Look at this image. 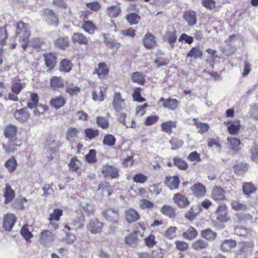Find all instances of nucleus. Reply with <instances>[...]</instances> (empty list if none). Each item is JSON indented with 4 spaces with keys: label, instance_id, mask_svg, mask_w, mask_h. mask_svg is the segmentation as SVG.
<instances>
[{
    "label": "nucleus",
    "instance_id": "nucleus-1",
    "mask_svg": "<svg viewBox=\"0 0 258 258\" xmlns=\"http://www.w3.org/2000/svg\"><path fill=\"white\" fill-rule=\"evenodd\" d=\"M17 33L20 39H21L24 43L22 44V47L25 50L27 46L32 45L36 47V45L32 42V41H28L30 36V31L29 25L22 21L17 23L16 26Z\"/></svg>",
    "mask_w": 258,
    "mask_h": 258
},
{
    "label": "nucleus",
    "instance_id": "nucleus-2",
    "mask_svg": "<svg viewBox=\"0 0 258 258\" xmlns=\"http://www.w3.org/2000/svg\"><path fill=\"white\" fill-rule=\"evenodd\" d=\"M228 207L225 204L219 205L215 211L217 220L222 223L227 222L229 218L228 217Z\"/></svg>",
    "mask_w": 258,
    "mask_h": 258
},
{
    "label": "nucleus",
    "instance_id": "nucleus-3",
    "mask_svg": "<svg viewBox=\"0 0 258 258\" xmlns=\"http://www.w3.org/2000/svg\"><path fill=\"white\" fill-rule=\"evenodd\" d=\"M54 239V234L51 231L46 230L40 233L39 240L40 243L47 246L52 243Z\"/></svg>",
    "mask_w": 258,
    "mask_h": 258
},
{
    "label": "nucleus",
    "instance_id": "nucleus-4",
    "mask_svg": "<svg viewBox=\"0 0 258 258\" xmlns=\"http://www.w3.org/2000/svg\"><path fill=\"white\" fill-rule=\"evenodd\" d=\"M103 215L106 220L112 223H117L119 221L118 211L114 209L109 208L105 210Z\"/></svg>",
    "mask_w": 258,
    "mask_h": 258
},
{
    "label": "nucleus",
    "instance_id": "nucleus-5",
    "mask_svg": "<svg viewBox=\"0 0 258 258\" xmlns=\"http://www.w3.org/2000/svg\"><path fill=\"white\" fill-rule=\"evenodd\" d=\"M173 201V202L180 208H184L190 204V202L187 197L180 193H177L174 195Z\"/></svg>",
    "mask_w": 258,
    "mask_h": 258
},
{
    "label": "nucleus",
    "instance_id": "nucleus-6",
    "mask_svg": "<svg viewBox=\"0 0 258 258\" xmlns=\"http://www.w3.org/2000/svg\"><path fill=\"white\" fill-rule=\"evenodd\" d=\"M124 100L121 98L119 92H115L113 96L112 106L114 109L117 112L122 111L124 107Z\"/></svg>",
    "mask_w": 258,
    "mask_h": 258
},
{
    "label": "nucleus",
    "instance_id": "nucleus-7",
    "mask_svg": "<svg viewBox=\"0 0 258 258\" xmlns=\"http://www.w3.org/2000/svg\"><path fill=\"white\" fill-rule=\"evenodd\" d=\"M163 39L164 40L167 41L169 42L172 48L173 47L177 37L176 36V31L173 26H169L168 27Z\"/></svg>",
    "mask_w": 258,
    "mask_h": 258
},
{
    "label": "nucleus",
    "instance_id": "nucleus-8",
    "mask_svg": "<svg viewBox=\"0 0 258 258\" xmlns=\"http://www.w3.org/2000/svg\"><path fill=\"white\" fill-rule=\"evenodd\" d=\"M159 102L162 103L164 108H168L171 110L176 109L179 104V102L177 99L170 98L164 99L162 97L160 99Z\"/></svg>",
    "mask_w": 258,
    "mask_h": 258
},
{
    "label": "nucleus",
    "instance_id": "nucleus-9",
    "mask_svg": "<svg viewBox=\"0 0 258 258\" xmlns=\"http://www.w3.org/2000/svg\"><path fill=\"white\" fill-rule=\"evenodd\" d=\"M225 191L221 187L215 186L213 187L212 193L211 198L216 201H222L225 199Z\"/></svg>",
    "mask_w": 258,
    "mask_h": 258
},
{
    "label": "nucleus",
    "instance_id": "nucleus-10",
    "mask_svg": "<svg viewBox=\"0 0 258 258\" xmlns=\"http://www.w3.org/2000/svg\"><path fill=\"white\" fill-rule=\"evenodd\" d=\"M102 227V223L100 222L97 219L91 220L87 225L88 230L92 234L100 232Z\"/></svg>",
    "mask_w": 258,
    "mask_h": 258
},
{
    "label": "nucleus",
    "instance_id": "nucleus-11",
    "mask_svg": "<svg viewBox=\"0 0 258 258\" xmlns=\"http://www.w3.org/2000/svg\"><path fill=\"white\" fill-rule=\"evenodd\" d=\"M43 15L46 22L50 25H57L58 19L52 10L45 9L43 10Z\"/></svg>",
    "mask_w": 258,
    "mask_h": 258
},
{
    "label": "nucleus",
    "instance_id": "nucleus-12",
    "mask_svg": "<svg viewBox=\"0 0 258 258\" xmlns=\"http://www.w3.org/2000/svg\"><path fill=\"white\" fill-rule=\"evenodd\" d=\"M143 41L144 46L148 49L154 48L157 45L155 37L151 33H147L145 34Z\"/></svg>",
    "mask_w": 258,
    "mask_h": 258
},
{
    "label": "nucleus",
    "instance_id": "nucleus-13",
    "mask_svg": "<svg viewBox=\"0 0 258 258\" xmlns=\"http://www.w3.org/2000/svg\"><path fill=\"white\" fill-rule=\"evenodd\" d=\"M78 212H76L78 215L74 217L72 222L70 223L71 225L74 227L75 231L83 229L85 225L84 217L83 214H79Z\"/></svg>",
    "mask_w": 258,
    "mask_h": 258
},
{
    "label": "nucleus",
    "instance_id": "nucleus-14",
    "mask_svg": "<svg viewBox=\"0 0 258 258\" xmlns=\"http://www.w3.org/2000/svg\"><path fill=\"white\" fill-rule=\"evenodd\" d=\"M102 173L105 177H110L111 178H116L119 175L118 169L109 165H106L103 167Z\"/></svg>",
    "mask_w": 258,
    "mask_h": 258
},
{
    "label": "nucleus",
    "instance_id": "nucleus-15",
    "mask_svg": "<svg viewBox=\"0 0 258 258\" xmlns=\"http://www.w3.org/2000/svg\"><path fill=\"white\" fill-rule=\"evenodd\" d=\"M16 221V218L13 214H7L4 219L3 226L6 231H10Z\"/></svg>",
    "mask_w": 258,
    "mask_h": 258
},
{
    "label": "nucleus",
    "instance_id": "nucleus-16",
    "mask_svg": "<svg viewBox=\"0 0 258 258\" xmlns=\"http://www.w3.org/2000/svg\"><path fill=\"white\" fill-rule=\"evenodd\" d=\"M176 208L169 205H164L160 209V212L170 218H174L177 215Z\"/></svg>",
    "mask_w": 258,
    "mask_h": 258
},
{
    "label": "nucleus",
    "instance_id": "nucleus-17",
    "mask_svg": "<svg viewBox=\"0 0 258 258\" xmlns=\"http://www.w3.org/2000/svg\"><path fill=\"white\" fill-rule=\"evenodd\" d=\"M79 211L80 212L79 214H83L84 216V215H86L88 216H90L94 213V206L90 203H82L80 205Z\"/></svg>",
    "mask_w": 258,
    "mask_h": 258
},
{
    "label": "nucleus",
    "instance_id": "nucleus-18",
    "mask_svg": "<svg viewBox=\"0 0 258 258\" xmlns=\"http://www.w3.org/2000/svg\"><path fill=\"white\" fill-rule=\"evenodd\" d=\"M73 43H78L80 45H88L89 41L87 37L83 33L80 32L74 33L71 36Z\"/></svg>",
    "mask_w": 258,
    "mask_h": 258
},
{
    "label": "nucleus",
    "instance_id": "nucleus-19",
    "mask_svg": "<svg viewBox=\"0 0 258 258\" xmlns=\"http://www.w3.org/2000/svg\"><path fill=\"white\" fill-rule=\"evenodd\" d=\"M17 131L18 128L16 126L12 124L9 125L6 127L5 135L11 141L14 142L17 139Z\"/></svg>",
    "mask_w": 258,
    "mask_h": 258
},
{
    "label": "nucleus",
    "instance_id": "nucleus-20",
    "mask_svg": "<svg viewBox=\"0 0 258 258\" xmlns=\"http://www.w3.org/2000/svg\"><path fill=\"white\" fill-rule=\"evenodd\" d=\"M109 70L107 67L106 63L105 62H100L98 64V67L96 68L93 74H96L99 78L101 79L106 76L109 73Z\"/></svg>",
    "mask_w": 258,
    "mask_h": 258
},
{
    "label": "nucleus",
    "instance_id": "nucleus-21",
    "mask_svg": "<svg viewBox=\"0 0 258 258\" xmlns=\"http://www.w3.org/2000/svg\"><path fill=\"white\" fill-rule=\"evenodd\" d=\"M191 191L197 197H204L206 193V186L200 182H197L190 187Z\"/></svg>",
    "mask_w": 258,
    "mask_h": 258
},
{
    "label": "nucleus",
    "instance_id": "nucleus-22",
    "mask_svg": "<svg viewBox=\"0 0 258 258\" xmlns=\"http://www.w3.org/2000/svg\"><path fill=\"white\" fill-rule=\"evenodd\" d=\"M226 125H229L227 127L229 133L233 135H237L240 128V122L239 120L233 121L224 122Z\"/></svg>",
    "mask_w": 258,
    "mask_h": 258
},
{
    "label": "nucleus",
    "instance_id": "nucleus-23",
    "mask_svg": "<svg viewBox=\"0 0 258 258\" xmlns=\"http://www.w3.org/2000/svg\"><path fill=\"white\" fill-rule=\"evenodd\" d=\"M202 210V208L200 205L192 206L185 214V217L190 221H193Z\"/></svg>",
    "mask_w": 258,
    "mask_h": 258
},
{
    "label": "nucleus",
    "instance_id": "nucleus-24",
    "mask_svg": "<svg viewBox=\"0 0 258 258\" xmlns=\"http://www.w3.org/2000/svg\"><path fill=\"white\" fill-rule=\"evenodd\" d=\"M124 213L125 220L129 223L134 222L140 219L139 214L133 208L126 210Z\"/></svg>",
    "mask_w": 258,
    "mask_h": 258
},
{
    "label": "nucleus",
    "instance_id": "nucleus-25",
    "mask_svg": "<svg viewBox=\"0 0 258 258\" xmlns=\"http://www.w3.org/2000/svg\"><path fill=\"white\" fill-rule=\"evenodd\" d=\"M179 179L177 176L166 177L165 184L170 190L176 189L179 187Z\"/></svg>",
    "mask_w": 258,
    "mask_h": 258
},
{
    "label": "nucleus",
    "instance_id": "nucleus-26",
    "mask_svg": "<svg viewBox=\"0 0 258 258\" xmlns=\"http://www.w3.org/2000/svg\"><path fill=\"white\" fill-rule=\"evenodd\" d=\"M125 243L126 244L135 247L139 242V238L137 235V232L134 231L128 234L124 237Z\"/></svg>",
    "mask_w": 258,
    "mask_h": 258
},
{
    "label": "nucleus",
    "instance_id": "nucleus-27",
    "mask_svg": "<svg viewBox=\"0 0 258 258\" xmlns=\"http://www.w3.org/2000/svg\"><path fill=\"white\" fill-rule=\"evenodd\" d=\"M176 121L169 120L164 121L161 124V130L168 135H171L172 133V128H176Z\"/></svg>",
    "mask_w": 258,
    "mask_h": 258
},
{
    "label": "nucleus",
    "instance_id": "nucleus-28",
    "mask_svg": "<svg viewBox=\"0 0 258 258\" xmlns=\"http://www.w3.org/2000/svg\"><path fill=\"white\" fill-rule=\"evenodd\" d=\"M15 117L20 122L26 121L30 117L26 108H23L17 110L14 113Z\"/></svg>",
    "mask_w": 258,
    "mask_h": 258
},
{
    "label": "nucleus",
    "instance_id": "nucleus-29",
    "mask_svg": "<svg viewBox=\"0 0 258 258\" xmlns=\"http://www.w3.org/2000/svg\"><path fill=\"white\" fill-rule=\"evenodd\" d=\"M236 245V242L231 239H225L222 241L220 249L223 252H228Z\"/></svg>",
    "mask_w": 258,
    "mask_h": 258
},
{
    "label": "nucleus",
    "instance_id": "nucleus-30",
    "mask_svg": "<svg viewBox=\"0 0 258 258\" xmlns=\"http://www.w3.org/2000/svg\"><path fill=\"white\" fill-rule=\"evenodd\" d=\"M183 19L189 26H192L197 23V15L193 11L186 12L183 15Z\"/></svg>",
    "mask_w": 258,
    "mask_h": 258
},
{
    "label": "nucleus",
    "instance_id": "nucleus-31",
    "mask_svg": "<svg viewBox=\"0 0 258 258\" xmlns=\"http://www.w3.org/2000/svg\"><path fill=\"white\" fill-rule=\"evenodd\" d=\"M82 27L83 30L90 35L94 34L97 29L95 25L91 21L88 20L83 21Z\"/></svg>",
    "mask_w": 258,
    "mask_h": 258
},
{
    "label": "nucleus",
    "instance_id": "nucleus-32",
    "mask_svg": "<svg viewBox=\"0 0 258 258\" xmlns=\"http://www.w3.org/2000/svg\"><path fill=\"white\" fill-rule=\"evenodd\" d=\"M50 85L54 90L62 88L64 87L63 80L61 77L54 76L50 79Z\"/></svg>",
    "mask_w": 258,
    "mask_h": 258
},
{
    "label": "nucleus",
    "instance_id": "nucleus-33",
    "mask_svg": "<svg viewBox=\"0 0 258 258\" xmlns=\"http://www.w3.org/2000/svg\"><path fill=\"white\" fill-rule=\"evenodd\" d=\"M106 14L110 18H116L121 13L120 7L116 5H111L107 7Z\"/></svg>",
    "mask_w": 258,
    "mask_h": 258
},
{
    "label": "nucleus",
    "instance_id": "nucleus-34",
    "mask_svg": "<svg viewBox=\"0 0 258 258\" xmlns=\"http://www.w3.org/2000/svg\"><path fill=\"white\" fill-rule=\"evenodd\" d=\"M250 214L237 213L235 215L234 222L236 223H245L252 219Z\"/></svg>",
    "mask_w": 258,
    "mask_h": 258
},
{
    "label": "nucleus",
    "instance_id": "nucleus-35",
    "mask_svg": "<svg viewBox=\"0 0 258 258\" xmlns=\"http://www.w3.org/2000/svg\"><path fill=\"white\" fill-rule=\"evenodd\" d=\"M44 57L46 66L49 69H53L56 63L55 56L52 53H47L44 54Z\"/></svg>",
    "mask_w": 258,
    "mask_h": 258
},
{
    "label": "nucleus",
    "instance_id": "nucleus-36",
    "mask_svg": "<svg viewBox=\"0 0 258 258\" xmlns=\"http://www.w3.org/2000/svg\"><path fill=\"white\" fill-rule=\"evenodd\" d=\"M65 103V100L62 96H57L52 98L50 102V105L56 109L62 107Z\"/></svg>",
    "mask_w": 258,
    "mask_h": 258
},
{
    "label": "nucleus",
    "instance_id": "nucleus-37",
    "mask_svg": "<svg viewBox=\"0 0 258 258\" xmlns=\"http://www.w3.org/2000/svg\"><path fill=\"white\" fill-rule=\"evenodd\" d=\"M231 206L235 211H245L247 209V205L239 199L233 201Z\"/></svg>",
    "mask_w": 258,
    "mask_h": 258
},
{
    "label": "nucleus",
    "instance_id": "nucleus-38",
    "mask_svg": "<svg viewBox=\"0 0 258 258\" xmlns=\"http://www.w3.org/2000/svg\"><path fill=\"white\" fill-rule=\"evenodd\" d=\"M78 131L74 127L68 129L66 133V139L70 143L74 142L78 138Z\"/></svg>",
    "mask_w": 258,
    "mask_h": 258
},
{
    "label": "nucleus",
    "instance_id": "nucleus-39",
    "mask_svg": "<svg viewBox=\"0 0 258 258\" xmlns=\"http://www.w3.org/2000/svg\"><path fill=\"white\" fill-rule=\"evenodd\" d=\"M206 51L208 54V57L211 61L214 63H220L221 58L217 54L216 50L208 48Z\"/></svg>",
    "mask_w": 258,
    "mask_h": 258
},
{
    "label": "nucleus",
    "instance_id": "nucleus-40",
    "mask_svg": "<svg viewBox=\"0 0 258 258\" xmlns=\"http://www.w3.org/2000/svg\"><path fill=\"white\" fill-rule=\"evenodd\" d=\"M17 165V162L14 157L7 160L5 163V167L10 173L13 172L16 169Z\"/></svg>",
    "mask_w": 258,
    "mask_h": 258
},
{
    "label": "nucleus",
    "instance_id": "nucleus-41",
    "mask_svg": "<svg viewBox=\"0 0 258 258\" xmlns=\"http://www.w3.org/2000/svg\"><path fill=\"white\" fill-rule=\"evenodd\" d=\"M32 229V227L28 224H25L23 226L21 230V234L26 240H28L33 237L31 232V230Z\"/></svg>",
    "mask_w": 258,
    "mask_h": 258
},
{
    "label": "nucleus",
    "instance_id": "nucleus-42",
    "mask_svg": "<svg viewBox=\"0 0 258 258\" xmlns=\"http://www.w3.org/2000/svg\"><path fill=\"white\" fill-rule=\"evenodd\" d=\"M242 190L244 195H250L253 194L256 190L254 185L251 182L243 183L242 185Z\"/></svg>",
    "mask_w": 258,
    "mask_h": 258
},
{
    "label": "nucleus",
    "instance_id": "nucleus-43",
    "mask_svg": "<svg viewBox=\"0 0 258 258\" xmlns=\"http://www.w3.org/2000/svg\"><path fill=\"white\" fill-rule=\"evenodd\" d=\"M201 235L208 240H214L217 236V234L211 229H207L202 230Z\"/></svg>",
    "mask_w": 258,
    "mask_h": 258
},
{
    "label": "nucleus",
    "instance_id": "nucleus-44",
    "mask_svg": "<svg viewBox=\"0 0 258 258\" xmlns=\"http://www.w3.org/2000/svg\"><path fill=\"white\" fill-rule=\"evenodd\" d=\"M25 86V84L22 83L20 80L14 81L12 86V91L13 93L18 95Z\"/></svg>",
    "mask_w": 258,
    "mask_h": 258
},
{
    "label": "nucleus",
    "instance_id": "nucleus-45",
    "mask_svg": "<svg viewBox=\"0 0 258 258\" xmlns=\"http://www.w3.org/2000/svg\"><path fill=\"white\" fill-rule=\"evenodd\" d=\"M227 141L231 150L238 151L240 149V141L236 138H228Z\"/></svg>",
    "mask_w": 258,
    "mask_h": 258
},
{
    "label": "nucleus",
    "instance_id": "nucleus-46",
    "mask_svg": "<svg viewBox=\"0 0 258 258\" xmlns=\"http://www.w3.org/2000/svg\"><path fill=\"white\" fill-rule=\"evenodd\" d=\"M195 124L198 129L199 132L200 134L208 132L209 129V125L207 123H203L198 121L196 118L194 119Z\"/></svg>",
    "mask_w": 258,
    "mask_h": 258
},
{
    "label": "nucleus",
    "instance_id": "nucleus-47",
    "mask_svg": "<svg viewBox=\"0 0 258 258\" xmlns=\"http://www.w3.org/2000/svg\"><path fill=\"white\" fill-rule=\"evenodd\" d=\"M5 197L6 198L5 203L11 202L15 197L14 191L11 188V186L7 184L5 190Z\"/></svg>",
    "mask_w": 258,
    "mask_h": 258
},
{
    "label": "nucleus",
    "instance_id": "nucleus-48",
    "mask_svg": "<svg viewBox=\"0 0 258 258\" xmlns=\"http://www.w3.org/2000/svg\"><path fill=\"white\" fill-rule=\"evenodd\" d=\"M72 67V64L70 61L63 59L60 63L59 70L62 72H69L71 70Z\"/></svg>",
    "mask_w": 258,
    "mask_h": 258
},
{
    "label": "nucleus",
    "instance_id": "nucleus-49",
    "mask_svg": "<svg viewBox=\"0 0 258 258\" xmlns=\"http://www.w3.org/2000/svg\"><path fill=\"white\" fill-rule=\"evenodd\" d=\"M126 19L130 25H137L139 24L141 17L136 13H131L126 16Z\"/></svg>",
    "mask_w": 258,
    "mask_h": 258
},
{
    "label": "nucleus",
    "instance_id": "nucleus-50",
    "mask_svg": "<svg viewBox=\"0 0 258 258\" xmlns=\"http://www.w3.org/2000/svg\"><path fill=\"white\" fill-rule=\"evenodd\" d=\"M174 164L181 170H186L188 167L187 163L183 159L175 157L173 159Z\"/></svg>",
    "mask_w": 258,
    "mask_h": 258
},
{
    "label": "nucleus",
    "instance_id": "nucleus-51",
    "mask_svg": "<svg viewBox=\"0 0 258 258\" xmlns=\"http://www.w3.org/2000/svg\"><path fill=\"white\" fill-rule=\"evenodd\" d=\"M208 243L205 241L200 239L195 241L192 244V247L196 250H200L207 248Z\"/></svg>",
    "mask_w": 258,
    "mask_h": 258
},
{
    "label": "nucleus",
    "instance_id": "nucleus-52",
    "mask_svg": "<svg viewBox=\"0 0 258 258\" xmlns=\"http://www.w3.org/2000/svg\"><path fill=\"white\" fill-rule=\"evenodd\" d=\"M197 235V230L192 227H189L188 230L182 234L184 238L189 240L194 239Z\"/></svg>",
    "mask_w": 258,
    "mask_h": 258
},
{
    "label": "nucleus",
    "instance_id": "nucleus-53",
    "mask_svg": "<svg viewBox=\"0 0 258 258\" xmlns=\"http://www.w3.org/2000/svg\"><path fill=\"white\" fill-rule=\"evenodd\" d=\"M81 162L76 157L72 158L69 164L70 169L73 171H77L81 167Z\"/></svg>",
    "mask_w": 258,
    "mask_h": 258
},
{
    "label": "nucleus",
    "instance_id": "nucleus-54",
    "mask_svg": "<svg viewBox=\"0 0 258 258\" xmlns=\"http://www.w3.org/2000/svg\"><path fill=\"white\" fill-rule=\"evenodd\" d=\"M203 53L199 47L192 48L188 53L187 57H194L197 58L202 56Z\"/></svg>",
    "mask_w": 258,
    "mask_h": 258
},
{
    "label": "nucleus",
    "instance_id": "nucleus-55",
    "mask_svg": "<svg viewBox=\"0 0 258 258\" xmlns=\"http://www.w3.org/2000/svg\"><path fill=\"white\" fill-rule=\"evenodd\" d=\"M56 46L60 48L64 49L69 46V42L68 38H59L57 39L54 42Z\"/></svg>",
    "mask_w": 258,
    "mask_h": 258
},
{
    "label": "nucleus",
    "instance_id": "nucleus-56",
    "mask_svg": "<svg viewBox=\"0 0 258 258\" xmlns=\"http://www.w3.org/2000/svg\"><path fill=\"white\" fill-rule=\"evenodd\" d=\"M115 138L112 135L107 134L104 136L103 143L105 146L111 147L115 144Z\"/></svg>",
    "mask_w": 258,
    "mask_h": 258
},
{
    "label": "nucleus",
    "instance_id": "nucleus-57",
    "mask_svg": "<svg viewBox=\"0 0 258 258\" xmlns=\"http://www.w3.org/2000/svg\"><path fill=\"white\" fill-rule=\"evenodd\" d=\"M132 79L133 82L143 84L145 83V78L142 73L140 72H135L132 75Z\"/></svg>",
    "mask_w": 258,
    "mask_h": 258
},
{
    "label": "nucleus",
    "instance_id": "nucleus-58",
    "mask_svg": "<svg viewBox=\"0 0 258 258\" xmlns=\"http://www.w3.org/2000/svg\"><path fill=\"white\" fill-rule=\"evenodd\" d=\"M30 97V100L28 102L27 106L29 108L32 109L35 107L38 102V96L37 94L32 93Z\"/></svg>",
    "mask_w": 258,
    "mask_h": 258
},
{
    "label": "nucleus",
    "instance_id": "nucleus-59",
    "mask_svg": "<svg viewBox=\"0 0 258 258\" xmlns=\"http://www.w3.org/2000/svg\"><path fill=\"white\" fill-rule=\"evenodd\" d=\"M139 206L142 209H151L154 207V204L148 200L143 199L139 202Z\"/></svg>",
    "mask_w": 258,
    "mask_h": 258
},
{
    "label": "nucleus",
    "instance_id": "nucleus-60",
    "mask_svg": "<svg viewBox=\"0 0 258 258\" xmlns=\"http://www.w3.org/2000/svg\"><path fill=\"white\" fill-rule=\"evenodd\" d=\"M101 190L103 191H106L108 196L111 194V187L108 183L106 182H101L98 186V190Z\"/></svg>",
    "mask_w": 258,
    "mask_h": 258
},
{
    "label": "nucleus",
    "instance_id": "nucleus-61",
    "mask_svg": "<svg viewBox=\"0 0 258 258\" xmlns=\"http://www.w3.org/2000/svg\"><path fill=\"white\" fill-rule=\"evenodd\" d=\"M86 137L90 140L97 137L99 135L98 130H93L90 128H87L85 131Z\"/></svg>",
    "mask_w": 258,
    "mask_h": 258
},
{
    "label": "nucleus",
    "instance_id": "nucleus-62",
    "mask_svg": "<svg viewBox=\"0 0 258 258\" xmlns=\"http://www.w3.org/2000/svg\"><path fill=\"white\" fill-rule=\"evenodd\" d=\"M86 161L89 163H94L96 162V151L92 149L89 151L88 154L85 156Z\"/></svg>",
    "mask_w": 258,
    "mask_h": 258
},
{
    "label": "nucleus",
    "instance_id": "nucleus-63",
    "mask_svg": "<svg viewBox=\"0 0 258 258\" xmlns=\"http://www.w3.org/2000/svg\"><path fill=\"white\" fill-rule=\"evenodd\" d=\"M177 228L176 227H170L165 232L164 236L169 239L174 238L176 236V231Z\"/></svg>",
    "mask_w": 258,
    "mask_h": 258
},
{
    "label": "nucleus",
    "instance_id": "nucleus-64",
    "mask_svg": "<svg viewBox=\"0 0 258 258\" xmlns=\"http://www.w3.org/2000/svg\"><path fill=\"white\" fill-rule=\"evenodd\" d=\"M141 90L139 88L135 89L132 95L134 100L139 102H143L145 101V99L141 95Z\"/></svg>",
    "mask_w": 258,
    "mask_h": 258
}]
</instances>
